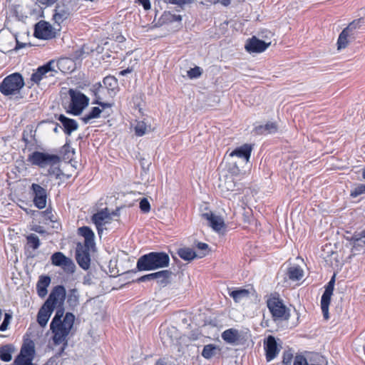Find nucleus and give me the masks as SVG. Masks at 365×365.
I'll use <instances>...</instances> for the list:
<instances>
[{"instance_id": "f257e3e1", "label": "nucleus", "mask_w": 365, "mask_h": 365, "mask_svg": "<svg viewBox=\"0 0 365 365\" xmlns=\"http://www.w3.org/2000/svg\"><path fill=\"white\" fill-rule=\"evenodd\" d=\"M56 307L57 309L50 324V329L53 334V344L55 345L63 344L59 353L61 354L67 346V336L73 326L75 316L71 312H67L63 317V305H56Z\"/></svg>"}, {"instance_id": "f03ea898", "label": "nucleus", "mask_w": 365, "mask_h": 365, "mask_svg": "<svg viewBox=\"0 0 365 365\" xmlns=\"http://www.w3.org/2000/svg\"><path fill=\"white\" fill-rule=\"evenodd\" d=\"M170 257L164 252H151L140 257L136 267L139 271H150L168 267Z\"/></svg>"}, {"instance_id": "7ed1b4c3", "label": "nucleus", "mask_w": 365, "mask_h": 365, "mask_svg": "<svg viewBox=\"0 0 365 365\" xmlns=\"http://www.w3.org/2000/svg\"><path fill=\"white\" fill-rule=\"evenodd\" d=\"M24 84L22 76L19 73H14L4 78L0 83V92L5 96L16 95Z\"/></svg>"}, {"instance_id": "20e7f679", "label": "nucleus", "mask_w": 365, "mask_h": 365, "mask_svg": "<svg viewBox=\"0 0 365 365\" xmlns=\"http://www.w3.org/2000/svg\"><path fill=\"white\" fill-rule=\"evenodd\" d=\"M68 94L71 102L67 112L73 115H79L88 106L89 98L81 91L74 89H69Z\"/></svg>"}, {"instance_id": "39448f33", "label": "nucleus", "mask_w": 365, "mask_h": 365, "mask_svg": "<svg viewBox=\"0 0 365 365\" xmlns=\"http://www.w3.org/2000/svg\"><path fill=\"white\" fill-rule=\"evenodd\" d=\"M27 160L32 165L41 168L46 166H54L60 163V157L54 154H48L40 151H34L28 156Z\"/></svg>"}, {"instance_id": "423d86ee", "label": "nucleus", "mask_w": 365, "mask_h": 365, "mask_svg": "<svg viewBox=\"0 0 365 365\" xmlns=\"http://www.w3.org/2000/svg\"><path fill=\"white\" fill-rule=\"evenodd\" d=\"M267 307L274 320L288 319L289 314H286V307L281 299L272 297L267 300Z\"/></svg>"}, {"instance_id": "0eeeda50", "label": "nucleus", "mask_w": 365, "mask_h": 365, "mask_svg": "<svg viewBox=\"0 0 365 365\" xmlns=\"http://www.w3.org/2000/svg\"><path fill=\"white\" fill-rule=\"evenodd\" d=\"M30 194L33 197L34 205L38 209H43L46 206V190L36 183H32L30 187Z\"/></svg>"}, {"instance_id": "6e6552de", "label": "nucleus", "mask_w": 365, "mask_h": 365, "mask_svg": "<svg viewBox=\"0 0 365 365\" xmlns=\"http://www.w3.org/2000/svg\"><path fill=\"white\" fill-rule=\"evenodd\" d=\"M335 284V274L331 278L330 281L325 287V290L321 298V309L323 316L326 319H329V307L331 302V297L333 294Z\"/></svg>"}, {"instance_id": "1a4fd4ad", "label": "nucleus", "mask_w": 365, "mask_h": 365, "mask_svg": "<svg viewBox=\"0 0 365 365\" xmlns=\"http://www.w3.org/2000/svg\"><path fill=\"white\" fill-rule=\"evenodd\" d=\"M52 264L61 267L65 272L73 273L75 271V264L70 258L66 257L62 252H56L51 257Z\"/></svg>"}, {"instance_id": "9d476101", "label": "nucleus", "mask_w": 365, "mask_h": 365, "mask_svg": "<svg viewBox=\"0 0 365 365\" xmlns=\"http://www.w3.org/2000/svg\"><path fill=\"white\" fill-rule=\"evenodd\" d=\"M66 297V291L63 285L54 287L45 302L55 309L56 305H63Z\"/></svg>"}, {"instance_id": "9b49d317", "label": "nucleus", "mask_w": 365, "mask_h": 365, "mask_svg": "<svg viewBox=\"0 0 365 365\" xmlns=\"http://www.w3.org/2000/svg\"><path fill=\"white\" fill-rule=\"evenodd\" d=\"M71 3V0H62L56 4L53 15V19L58 25L69 16L71 13L69 4Z\"/></svg>"}, {"instance_id": "f8f14e48", "label": "nucleus", "mask_w": 365, "mask_h": 365, "mask_svg": "<svg viewBox=\"0 0 365 365\" xmlns=\"http://www.w3.org/2000/svg\"><path fill=\"white\" fill-rule=\"evenodd\" d=\"M111 215L106 208L93 214L91 218L93 223L96 225L98 234L101 236L104 230V226L110 223Z\"/></svg>"}, {"instance_id": "ddd939ff", "label": "nucleus", "mask_w": 365, "mask_h": 365, "mask_svg": "<svg viewBox=\"0 0 365 365\" xmlns=\"http://www.w3.org/2000/svg\"><path fill=\"white\" fill-rule=\"evenodd\" d=\"M34 35L36 38L43 40L54 37L51 25L45 21H40L35 24Z\"/></svg>"}, {"instance_id": "4468645a", "label": "nucleus", "mask_w": 365, "mask_h": 365, "mask_svg": "<svg viewBox=\"0 0 365 365\" xmlns=\"http://www.w3.org/2000/svg\"><path fill=\"white\" fill-rule=\"evenodd\" d=\"M76 68V64L69 58L51 59L47 63L38 66L37 68Z\"/></svg>"}, {"instance_id": "2eb2a0df", "label": "nucleus", "mask_w": 365, "mask_h": 365, "mask_svg": "<svg viewBox=\"0 0 365 365\" xmlns=\"http://www.w3.org/2000/svg\"><path fill=\"white\" fill-rule=\"evenodd\" d=\"M91 248H87L82 245H78L76 251V259L78 265L83 269L87 270L90 267L91 264V256L89 250Z\"/></svg>"}, {"instance_id": "dca6fc26", "label": "nucleus", "mask_w": 365, "mask_h": 365, "mask_svg": "<svg viewBox=\"0 0 365 365\" xmlns=\"http://www.w3.org/2000/svg\"><path fill=\"white\" fill-rule=\"evenodd\" d=\"M269 45L270 43H267L263 40L252 36L247 41L245 49L250 53H261L264 51Z\"/></svg>"}, {"instance_id": "f3484780", "label": "nucleus", "mask_w": 365, "mask_h": 365, "mask_svg": "<svg viewBox=\"0 0 365 365\" xmlns=\"http://www.w3.org/2000/svg\"><path fill=\"white\" fill-rule=\"evenodd\" d=\"M264 346L266 351V359L267 361H271L279 352L275 338L269 335L264 341Z\"/></svg>"}, {"instance_id": "a211bd4d", "label": "nucleus", "mask_w": 365, "mask_h": 365, "mask_svg": "<svg viewBox=\"0 0 365 365\" xmlns=\"http://www.w3.org/2000/svg\"><path fill=\"white\" fill-rule=\"evenodd\" d=\"M53 310L54 308L46 302H44L40 308L37 314V322L41 327H45L46 326Z\"/></svg>"}, {"instance_id": "6ab92c4d", "label": "nucleus", "mask_w": 365, "mask_h": 365, "mask_svg": "<svg viewBox=\"0 0 365 365\" xmlns=\"http://www.w3.org/2000/svg\"><path fill=\"white\" fill-rule=\"evenodd\" d=\"M202 217L208 221L209 225L216 232H220L225 227L223 219L211 212L203 213Z\"/></svg>"}, {"instance_id": "aec40b11", "label": "nucleus", "mask_w": 365, "mask_h": 365, "mask_svg": "<svg viewBox=\"0 0 365 365\" xmlns=\"http://www.w3.org/2000/svg\"><path fill=\"white\" fill-rule=\"evenodd\" d=\"M78 234L84 237V246L87 248H93L95 247V235L93 230L87 226L78 228Z\"/></svg>"}, {"instance_id": "412c9836", "label": "nucleus", "mask_w": 365, "mask_h": 365, "mask_svg": "<svg viewBox=\"0 0 365 365\" xmlns=\"http://www.w3.org/2000/svg\"><path fill=\"white\" fill-rule=\"evenodd\" d=\"M58 120L61 123L65 133L68 135H70L72 132L76 130L78 128V124L76 120L68 118L63 114H61L58 117Z\"/></svg>"}, {"instance_id": "4be33fe9", "label": "nucleus", "mask_w": 365, "mask_h": 365, "mask_svg": "<svg viewBox=\"0 0 365 365\" xmlns=\"http://www.w3.org/2000/svg\"><path fill=\"white\" fill-rule=\"evenodd\" d=\"M252 148L250 144H244L240 147L237 148L230 154V156H237L248 161L252 152Z\"/></svg>"}, {"instance_id": "5701e85b", "label": "nucleus", "mask_w": 365, "mask_h": 365, "mask_svg": "<svg viewBox=\"0 0 365 365\" xmlns=\"http://www.w3.org/2000/svg\"><path fill=\"white\" fill-rule=\"evenodd\" d=\"M105 91V88L101 84L95 85L93 86V94L95 98L93 101V104H97L101 106L103 108H110L111 105L108 103L102 102L103 97L101 94Z\"/></svg>"}, {"instance_id": "b1692460", "label": "nucleus", "mask_w": 365, "mask_h": 365, "mask_svg": "<svg viewBox=\"0 0 365 365\" xmlns=\"http://www.w3.org/2000/svg\"><path fill=\"white\" fill-rule=\"evenodd\" d=\"M66 303L71 310H73L79 304L80 294L76 288L69 289L68 293H66Z\"/></svg>"}, {"instance_id": "393cba45", "label": "nucleus", "mask_w": 365, "mask_h": 365, "mask_svg": "<svg viewBox=\"0 0 365 365\" xmlns=\"http://www.w3.org/2000/svg\"><path fill=\"white\" fill-rule=\"evenodd\" d=\"M51 282V278L48 276H41L37 284L36 289L38 294L40 297L43 298L47 294V287Z\"/></svg>"}, {"instance_id": "a878e982", "label": "nucleus", "mask_w": 365, "mask_h": 365, "mask_svg": "<svg viewBox=\"0 0 365 365\" xmlns=\"http://www.w3.org/2000/svg\"><path fill=\"white\" fill-rule=\"evenodd\" d=\"M222 339L228 344H235L240 339V334L237 329L230 328L222 333Z\"/></svg>"}, {"instance_id": "bb28decb", "label": "nucleus", "mask_w": 365, "mask_h": 365, "mask_svg": "<svg viewBox=\"0 0 365 365\" xmlns=\"http://www.w3.org/2000/svg\"><path fill=\"white\" fill-rule=\"evenodd\" d=\"M277 125L274 122H267L265 125L255 127V131L259 135H267L275 133L277 131Z\"/></svg>"}, {"instance_id": "cd10ccee", "label": "nucleus", "mask_w": 365, "mask_h": 365, "mask_svg": "<svg viewBox=\"0 0 365 365\" xmlns=\"http://www.w3.org/2000/svg\"><path fill=\"white\" fill-rule=\"evenodd\" d=\"M14 351V346L11 344H6L0 347V359L9 362L12 359V353Z\"/></svg>"}, {"instance_id": "c85d7f7f", "label": "nucleus", "mask_w": 365, "mask_h": 365, "mask_svg": "<svg viewBox=\"0 0 365 365\" xmlns=\"http://www.w3.org/2000/svg\"><path fill=\"white\" fill-rule=\"evenodd\" d=\"M229 295L235 302L239 303L242 299L249 297L250 292L248 289L240 288L235 290L229 291Z\"/></svg>"}, {"instance_id": "c756f323", "label": "nucleus", "mask_w": 365, "mask_h": 365, "mask_svg": "<svg viewBox=\"0 0 365 365\" xmlns=\"http://www.w3.org/2000/svg\"><path fill=\"white\" fill-rule=\"evenodd\" d=\"M172 272L168 269H164L155 272V278L157 282L160 284L166 285L170 282L172 276Z\"/></svg>"}, {"instance_id": "7c9ffc66", "label": "nucleus", "mask_w": 365, "mask_h": 365, "mask_svg": "<svg viewBox=\"0 0 365 365\" xmlns=\"http://www.w3.org/2000/svg\"><path fill=\"white\" fill-rule=\"evenodd\" d=\"M287 275L292 281L299 280L304 275V271L299 265H294L288 269Z\"/></svg>"}, {"instance_id": "2f4dec72", "label": "nucleus", "mask_w": 365, "mask_h": 365, "mask_svg": "<svg viewBox=\"0 0 365 365\" xmlns=\"http://www.w3.org/2000/svg\"><path fill=\"white\" fill-rule=\"evenodd\" d=\"M178 254L180 258L186 261H190L197 257V254L190 247L180 248L178 251Z\"/></svg>"}, {"instance_id": "473e14b6", "label": "nucleus", "mask_w": 365, "mask_h": 365, "mask_svg": "<svg viewBox=\"0 0 365 365\" xmlns=\"http://www.w3.org/2000/svg\"><path fill=\"white\" fill-rule=\"evenodd\" d=\"M104 88L106 89L109 93H115V90L118 87L117 79L114 76H106L103 79Z\"/></svg>"}, {"instance_id": "72a5a7b5", "label": "nucleus", "mask_w": 365, "mask_h": 365, "mask_svg": "<svg viewBox=\"0 0 365 365\" xmlns=\"http://www.w3.org/2000/svg\"><path fill=\"white\" fill-rule=\"evenodd\" d=\"M101 113L102 110L98 107H93L88 113L81 118V120L85 124H88L91 120L99 118Z\"/></svg>"}, {"instance_id": "f704fd0d", "label": "nucleus", "mask_w": 365, "mask_h": 365, "mask_svg": "<svg viewBox=\"0 0 365 365\" xmlns=\"http://www.w3.org/2000/svg\"><path fill=\"white\" fill-rule=\"evenodd\" d=\"M352 34H351L345 29H343V31L341 32L338 38V49H342L346 47L348 44V37Z\"/></svg>"}, {"instance_id": "c9c22d12", "label": "nucleus", "mask_w": 365, "mask_h": 365, "mask_svg": "<svg viewBox=\"0 0 365 365\" xmlns=\"http://www.w3.org/2000/svg\"><path fill=\"white\" fill-rule=\"evenodd\" d=\"M34 354H35L34 346V345L29 344L24 345L21 347L20 353H19V354L21 355V356H24V357H27V358L29 357L31 360L34 359Z\"/></svg>"}, {"instance_id": "e433bc0d", "label": "nucleus", "mask_w": 365, "mask_h": 365, "mask_svg": "<svg viewBox=\"0 0 365 365\" xmlns=\"http://www.w3.org/2000/svg\"><path fill=\"white\" fill-rule=\"evenodd\" d=\"M49 71H56V70H36V71L32 74L31 80L38 84L39 82L46 77V75Z\"/></svg>"}, {"instance_id": "4c0bfd02", "label": "nucleus", "mask_w": 365, "mask_h": 365, "mask_svg": "<svg viewBox=\"0 0 365 365\" xmlns=\"http://www.w3.org/2000/svg\"><path fill=\"white\" fill-rule=\"evenodd\" d=\"M216 349L217 347L214 344H210L205 345L202 349V356L204 358L209 359L215 355Z\"/></svg>"}, {"instance_id": "58836bf2", "label": "nucleus", "mask_w": 365, "mask_h": 365, "mask_svg": "<svg viewBox=\"0 0 365 365\" xmlns=\"http://www.w3.org/2000/svg\"><path fill=\"white\" fill-rule=\"evenodd\" d=\"M27 244L36 250L40 246V241L37 235L35 234H30L26 236Z\"/></svg>"}, {"instance_id": "ea45409f", "label": "nucleus", "mask_w": 365, "mask_h": 365, "mask_svg": "<svg viewBox=\"0 0 365 365\" xmlns=\"http://www.w3.org/2000/svg\"><path fill=\"white\" fill-rule=\"evenodd\" d=\"M134 129L136 135L143 136L146 133L148 127L144 121H138Z\"/></svg>"}, {"instance_id": "a19ab883", "label": "nucleus", "mask_w": 365, "mask_h": 365, "mask_svg": "<svg viewBox=\"0 0 365 365\" xmlns=\"http://www.w3.org/2000/svg\"><path fill=\"white\" fill-rule=\"evenodd\" d=\"M364 22V20L363 18H360L358 19L354 20L352 22H351L346 28L345 29L350 32L351 34H353L352 32L359 28L362 23Z\"/></svg>"}, {"instance_id": "79ce46f5", "label": "nucleus", "mask_w": 365, "mask_h": 365, "mask_svg": "<svg viewBox=\"0 0 365 365\" xmlns=\"http://www.w3.org/2000/svg\"><path fill=\"white\" fill-rule=\"evenodd\" d=\"M32 361L29 357L21 356V355L19 354L14 359L13 365H26Z\"/></svg>"}, {"instance_id": "37998d69", "label": "nucleus", "mask_w": 365, "mask_h": 365, "mask_svg": "<svg viewBox=\"0 0 365 365\" xmlns=\"http://www.w3.org/2000/svg\"><path fill=\"white\" fill-rule=\"evenodd\" d=\"M164 1L168 4H175L182 9L185 4H191L192 0H164Z\"/></svg>"}, {"instance_id": "c03bdc74", "label": "nucleus", "mask_w": 365, "mask_h": 365, "mask_svg": "<svg viewBox=\"0 0 365 365\" xmlns=\"http://www.w3.org/2000/svg\"><path fill=\"white\" fill-rule=\"evenodd\" d=\"M197 249L201 252L197 254V257L201 258L206 255L208 252V245L204 242H198L197 245Z\"/></svg>"}, {"instance_id": "a18cd8bd", "label": "nucleus", "mask_w": 365, "mask_h": 365, "mask_svg": "<svg viewBox=\"0 0 365 365\" xmlns=\"http://www.w3.org/2000/svg\"><path fill=\"white\" fill-rule=\"evenodd\" d=\"M12 318L11 314L9 313H5L4 319L1 324L0 325V331H4L8 329L9 324H10L11 319Z\"/></svg>"}, {"instance_id": "49530a36", "label": "nucleus", "mask_w": 365, "mask_h": 365, "mask_svg": "<svg viewBox=\"0 0 365 365\" xmlns=\"http://www.w3.org/2000/svg\"><path fill=\"white\" fill-rule=\"evenodd\" d=\"M140 208L142 212L147 213L150 210V205L146 198H143L140 202Z\"/></svg>"}, {"instance_id": "de8ad7c7", "label": "nucleus", "mask_w": 365, "mask_h": 365, "mask_svg": "<svg viewBox=\"0 0 365 365\" xmlns=\"http://www.w3.org/2000/svg\"><path fill=\"white\" fill-rule=\"evenodd\" d=\"M308 359L303 356H297L294 359V365H310Z\"/></svg>"}, {"instance_id": "09e8293b", "label": "nucleus", "mask_w": 365, "mask_h": 365, "mask_svg": "<svg viewBox=\"0 0 365 365\" xmlns=\"http://www.w3.org/2000/svg\"><path fill=\"white\" fill-rule=\"evenodd\" d=\"M165 17L170 22H180L182 21V16L177 14H172L170 13L165 14Z\"/></svg>"}, {"instance_id": "8fccbe9b", "label": "nucleus", "mask_w": 365, "mask_h": 365, "mask_svg": "<svg viewBox=\"0 0 365 365\" xmlns=\"http://www.w3.org/2000/svg\"><path fill=\"white\" fill-rule=\"evenodd\" d=\"M365 193V185H360L355 187V189L351 192V195L352 197H357L361 194Z\"/></svg>"}, {"instance_id": "3c124183", "label": "nucleus", "mask_w": 365, "mask_h": 365, "mask_svg": "<svg viewBox=\"0 0 365 365\" xmlns=\"http://www.w3.org/2000/svg\"><path fill=\"white\" fill-rule=\"evenodd\" d=\"M186 73L190 79L197 78L202 75L201 70H187Z\"/></svg>"}, {"instance_id": "603ef678", "label": "nucleus", "mask_w": 365, "mask_h": 365, "mask_svg": "<svg viewBox=\"0 0 365 365\" xmlns=\"http://www.w3.org/2000/svg\"><path fill=\"white\" fill-rule=\"evenodd\" d=\"M224 186L228 191H230V190L232 191L234 190V187H235V184L231 177L227 178V179L225 181Z\"/></svg>"}, {"instance_id": "864d4df0", "label": "nucleus", "mask_w": 365, "mask_h": 365, "mask_svg": "<svg viewBox=\"0 0 365 365\" xmlns=\"http://www.w3.org/2000/svg\"><path fill=\"white\" fill-rule=\"evenodd\" d=\"M51 168L48 170V175H55L56 178H58L61 175V170L58 168L50 166Z\"/></svg>"}, {"instance_id": "5fc2aeb1", "label": "nucleus", "mask_w": 365, "mask_h": 365, "mask_svg": "<svg viewBox=\"0 0 365 365\" xmlns=\"http://www.w3.org/2000/svg\"><path fill=\"white\" fill-rule=\"evenodd\" d=\"M155 272H153V273H150V274H145L144 276L140 277V278L138 279V282H143L150 281V280L155 279Z\"/></svg>"}, {"instance_id": "6e6d98bb", "label": "nucleus", "mask_w": 365, "mask_h": 365, "mask_svg": "<svg viewBox=\"0 0 365 365\" xmlns=\"http://www.w3.org/2000/svg\"><path fill=\"white\" fill-rule=\"evenodd\" d=\"M292 359V354L288 352H286L283 355V363L285 365L290 364Z\"/></svg>"}, {"instance_id": "4d7b16f0", "label": "nucleus", "mask_w": 365, "mask_h": 365, "mask_svg": "<svg viewBox=\"0 0 365 365\" xmlns=\"http://www.w3.org/2000/svg\"><path fill=\"white\" fill-rule=\"evenodd\" d=\"M145 10H149L151 8L150 0H136Z\"/></svg>"}, {"instance_id": "13d9d810", "label": "nucleus", "mask_w": 365, "mask_h": 365, "mask_svg": "<svg viewBox=\"0 0 365 365\" xmlns=\"http://www.w3.org/2000/svg\"><path fill=\"white\" fill-rule=\"evenodd\" d=\"M361 238H365V229L360 233H355L352 237V240L354 242H359L361 240Z\"/></svg>"}, {"instance_id": "bf43d9fd", "label": "nucleus", "mask_w": 365, "mask_h": 365, "mask_svg": "<svg viewBox=\"0 0 365 365\" xmlns=\"http://www.w3.org/2000/svg\"><path fill=\"white\" fill-rule=\"evenodd\" d=\"M41 4L46 6H51L58 1V0H37Z\"/></svg>"}, {"instance_id": "052dcab7", "label": "nucleus", "mask_w": 365, "mask_h": 365, "mask_svg": "<svg viewBox=\"0 0 365 365\" xmlns=\"http://www.w3.org/2000/svg\"><path fill=\"white\" fill-rule=\"evenodd\" d=\"M31 230L39 234H44L46 232V230L43 229V227L39 225L34 226Z\"/></svg>"}, {"instance_id": "680f3d73", "label": "nucleus", "mask_w": 365, "mask_h": 365, "mask_svg": "<svg viewBox=\"0 0 365 365\" xmlns=\"http://www.w3.org/2000/svg\"><path fill=\"white\" fill-rule=\"evenodd\" d=\"M131 71H132V70H121L119 72L118 76H126L128 73H130Z\"/></svg>"}, {"instance_id": "e2e57ef3", "label": "nucleus", "mask_w": 365, "mask_h": 365, "mask_svg": "<svg viewBox=\"0 0 365 365\" xmlns=\"http://www.w3.org/2000/svg\"><path fill=\"white\" fill-rule=\"evenodd\" d=\"M218 1L223 6H227L230 5L231 0H218Z\"/></svg>"}, {"instance_id": "0e129e2a", "label": "nucleus", "mask_w": 365, "mask_h": 365, "mask_svg": "<svg viewBox=\"0 0 365 365\" xmlns=\"http://www.w3.org/2000/svg\"><path fill=\"white\" fill-rule=\"evenodd\" d=\"M26 46L25 43H19L17 40H16V45L15 46V49L16 50H19L23 47H24Z\"/></svg>"}, {"instance_id": "69168bd1", "label": "nucleus", "mask_w": 365, "mask_h": 365, "mask_svg": "<svg viewBox=\"0 0 365 365\" xmlns=\"http://www.w3.org/2000/svg\"><path fill=\"white\" fill-rule=\"evenodd\" d=\"M155 365H167L163 360H158Z\"/></svg>"}, {"instance_id": "338daca9", "label": "nucleus", "mask_w": 365, "mask_h": 365, "mask_svg": "<svg viewBox=\"0 0 365 365\" xmlns=\"http://www.w3.org/2000/svg\"><path fill=\"white\" fill-rule=\"evenodd\" d=\"M53 132L56 133H57L58 132V124L53 128Z\"/></svg>"}, {"instance_id": "774afa93", "label": "nucleus", "mask_w": 365, "mask_h": 365, "mask_svg": "<svg viewBox=\"0 0 365 365\" xmlns=\"http://www.w3.org/2000/svg\"><path fill=\"white\" fill-rule=\"evenodd\" d=\"M362 175H363V178L365 179V168L363 169Z\"/></svg>"}]
</instances>
